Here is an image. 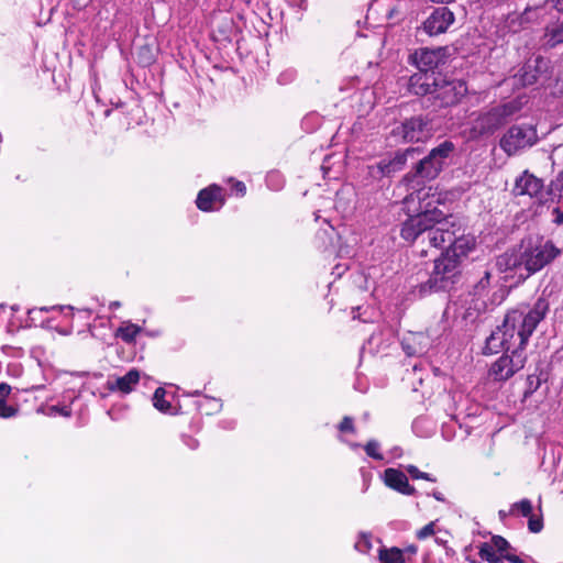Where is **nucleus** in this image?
<instances>
[{
    "mask_svg": "<svg viewBox=\"0 0 563 563\" xmlns=\"http://www.w3.org/2000/svg\"><path fill=\"white\" fill-rule=\"evenodd\" d=\"M338 429L342 433H354L355 427H354V420L352 417L344 416L342 420L340 421Z\"/></svg>",
    "mask_w": 563,
    "mask_h": 563,
    "instance_id": "nucleus-41",
    "label": "nucleus"
},
{
    "mask_svg": "<svg viewBox=\"0 0 563 563\" xmlns=\"http://www.w3.org/2000/svg\"><path fill=\"white\" fill-rule=\"evenodd\" d=\"M378 561L379 563H406L407 558L405 556L404 551L400 548L391 547H380L378 549Z\"/></svg>",
    "mask_w": 563,
    "mask_h": 563,
    "instance_id": "nucleus-26",
    "label": "nucleus"
},
{
    "mask_svg": "<svg viewBox=\"0 0 563 563\" xmlns=\"http://www.w3.org/2000/svg\"><path fill=\"white\" fill-rule=\"evenodd\" d=\"M433 214L434 211L427 210L409 217L401 225L400 236L408 242H413L416 240H420L422 242L423 233L427 230L428 224L431 223L432 219H430V217Z\"/></svg>",
    "mask_w": 563,
    "mask_h": 563,
    "instance_id": "nucleus-12",
    "label": "nucleus"
},
{
    "mask_svg": "<svg viewBox=\"0 0 563 563\" xmlns=\"http://www.w3.org/2000/svg\"><path fill=\"white\" fill-rule=\"evenodd\" d=\"M140 382V372L135 368L130 369L124 376L115 379H108L106 387L109 391H120L130 394Z\"/></svg>",
    "mask_w": 563,
    "mask_h": 563,
    "instance_id": "nucleus-22",
    "label": "nucleus"
},
{
    "mask_svg": "<svg viewBox=\"0 0 563 563\" xmlns=\"http://www.w3.org/2000/svg\"><path fill=\"white\" fill-rule=\"evenodd\" d=\"M132 53L141 66L153 65L159 54L157 37H134Z\"/></svg>",
    "mask_w": 563,
    "mask_h": 563,
    "instance_id": "nucleus-14",
    "label": "nucleus"
},
{
    "mask_svg": "<svg viewBox=\"0 0 563 563\" xmlns=\"http://www.w3.org/2000/svg\"><path fill=\"white\" fill-rule=\"evenodd\" d=\"M528 518V529L531 533H539L542 531L544 523H543V515L541 506H539V514L531 512Z\"/></svg>",
    "mask_w": 563,
    "mask_h": 563,
    "instance_id": "nucleus-34",
    "label": "nucleus"
},
{
    "mask_svg": "<svg viewBox=\"0 0 563 563\" xmlns=\"http://www.w3.org/2000/svg\"><path fill=\"white\" fill-rule=\"evenodd\" d=\"M166 390L163 387H157L153 394V406L163 413H169L172 404L165 399Z\"/></svg>",
    "mask_w": 563,
    "mask_h": 563,
    "instance_id": "nucleus-31",
    "label": "nucleus"
},
{
    "mask_svg": "<svg viewBox=\"0 0 563 563\" xmlns=\"http://www.w3.org/2000/svg\"><path fill=\"white\" fill-rule=\"evenodd\" d=\"M558 43H563V36L560 40H558L556 42H554L553 44H551V46H554Z\"/></svg>",
    "mask_w": 563,
    "mask_h": 563,
    "instance_id": "nucleus-54",
    "label": "nucleus"
},
{
    "mask_svg": "<svg viewBox=\"0 0 563 563\" xmlns=\"http://www.w3.org/2000/svg\"><path fill=\"white\" fill-rule=\"evenodd\" d=\"M518 512L522 517H528L533 511V506L530 499L523 498L515 504L511 505L510 508V515H515V512Z\"/></svg>",
    "mask_w": 563,
    "mask_h": 563,
    "instance_id": "nucleus-35",
    "label": "nucleus"
},
{
    "mask_svg": "<svg viewBox=\"0 0 563 563\" xmlns=\"http://www.w3.org/2000/svg\"><path fill=\"white\" fill-rule=\"evenodd\" d=\"M404 551L405 556L407 558V561L411 560L412 556L417 554L418 548L415 544H410L406 547L405 549H401Z\"/></svg>",
    "mask_w": 563,
    "mask_h": 563,
    "instance_id": "nucleus-46",
    "label": "nucleus"
},
{
    "mask_svg": "<svg viewBox=\"0 0 563 563\" xmlns=\"http://www.w3.org/2000/svg\"><path fill=\"white\" fill-rule=\"evenodd\" d=\"M537 141V132L531 125H512L499 141L500 148L512 156L518 151L532 146Z\"/></svg>",
    "mask_w": 563,
    "mask_h": 563,
    "instance_id": "nucleus-8",
    "label": "nucleus"
},
{
    "mask_svg": "<svg viewBox=\"0 0 563 563\" xmlns=\"http://www.w3.org/2000/svg\"><path fill=\"white\" fill-rule=\"evenodd\" d=\"M551 5L558 12L563 13V0H547L541 7L527 8L519 16L520 24L528 23L533 19H537L545 11V7Z\"/></svg>",
    "mask_w": 563,
    "mask_h": 563,
    "instance_id": "nucleus-24",
    "label": "nucleus"
},
{
    "mask_svg": "<svg viewBox=\"0 0 563 563\" xmlns=\"http://www.w3.org/2000/svg\"><path fill=\"white\" fill-rule=\"evenodd\" d=\"M549 310V300L541 296L528 312L519 308L509 310L505 314L503 324L496 329L500 331V334H505V339L512 350L525 352L529 338L545 318Z\"/></svg>",
    "mask_w": 563,
    "mask_h": 563,
    "instance_id": "nucleus-1",
    "label": "nucleus"
},
{
    "mask_svg": "<svg viewBox=\"0 0 563 563\" xmlns=\"http://www.w3.org/2000/svg\"><path fill=\"white\" fill-rule=\"evenodd\" d=\"M549 78L550 60L542 56H536L527 59L515 75V79L522 87L532 86L540 80H548Z\"/></svg>",
    "mask_w": 563,
    "mask_h": 563,
    "instance_id": "nucleus-9",
    "label": "nucleus"
},
{
    "mask_svg": "<svg viewBox=\"0 0 563 563\" xmlns=\"http://www.w3.org/2000/svg\"><path fill=\"white\" fill-rule=\"evenodd\" d=\"M563 190V172L559 173L549 184V194H561Z\"/></svg>",
    "mask_w": 563,
    "mask_h": 563,
    "instance_id": "nucleus-42",
    "label": "nucleus"
},
{
    "mask_svg": "<svg viewBox=\"0 0 563 563\" xmlns=\"http://www.w3.org/2000/svg\"><path fill=\"white\" fill-rule=\"evenodd\" d=\"M224 203V189L217 184H211L199 190L196 199V206L202 212L218 211Z\"/></svg>",
    "mask_w": 563,
    "mask_h": 563,
    "instance_id": "nucleus-13",
    "label": "nucleus"
},
{
    "mask_svg": "<svg viewBox=\"0 0 563 563\" xmlns=\"http://www.w3.org/2000/svg\"><path fill=\"white\" fill-rule=\"evenodd\" d=\"M492 274L489 271H485L481 279L474 285L473 294L482 297L488 292L490 286Z\"/></svg>",
    "mask_w": 563,
    "mask_h": 563,
    "instance_id": "nucleus-33",
    "label": "nucleus"
},
{
    "mask_svg": "<svg viewBox=\"0 0 563 563\" xmlns=\"http://www.w3.org/2000/svg\"><path fill=\"white\" fill-rule=\"evenodd\" d=\"M110 307H120V302L119 301H113L111 302Z\"/></svg>",
    "mask_w": 563,
    "mask_h": 563,
    "instance_id": "nucleus-53",
    "label": "nucleus"
},
{
    "mask_svg": "<svg viewBox=\"0 0 563 563\" xmlns=\"http://www.w3.org/2000/svg\"><path fill=\"white\" fill-rule=\"evenodd\" d=\"M478 555L488 563H503V554H497L495 547L488 542H484L479 547Z\"/></svg>",
    "mask_w": 563,
    "mask_h": 563,
    "instance_id": "nucleus-30",
    "label": "nucleus"
},
{
    "mask_svg": "<svg viewBox=\"0 0 563 563\" xmlns=\"http://www.w3.org/2000/svg\"><path fill=\"white\" fill-rule=\"evenodd\" d=\"M383 7L388 21L396 23L405 16V3L400 0H387L385 3H378Z\"/></svg>",
    "mask_w": 563,
    "mask_h": 563,
    "instance_id": "nucleus-25",
    "label": "nucleus"
},
{
    "mask_svg": "<svg viewBox=\"0 0 563 563\" xmlns=\"http://www.w3.org/2000/svg\"><path fill=\"white\" fill-rule=\"evenodd\" d=\"M549 379V373L542 368H536V371L527 377V388L525 390V397L531 396L536 393L543 383Z\"/></svg>",
    "mask_w": 563,
    "mask_h": 563,
    "instance_id": "nucleus-27",
    "label": "nucleus"
},
{
    "mask_svg": "<svg viewBox=\"0 0 563 563\" xmlns=\"http://www.w3.org/2000/svg\"><path fill=\"white\" fill-rule=\"evenodd\" d=\"M504 124H506V122L503 120V114L494 107L475 120L473 131L478 135H488L493 134Z\"/></svg>",
    "mask_w": 563,
    "mask_h": 563,
    "instance_id": "nucleus-18",
    "label": "nucleus"
},
{
    "mask_svg": "<svg viewBox=\"0 0 563 563\" xmlns=\"http://www.w3.org/2000/svg\"><path fill=\"white\" fill-rule=\"evenodd\" d=\"M434 527H435L434 521L427 523L424 527H422L417 532V538L422 540V539L433 536L435 533Z\"/></svg>",
    "mask_w": 563,
    "mask_h": 563,
    "instance_id": "nucleus-44",
    "label": "nucleus"
},
{
    "mask_svg": "<svg viewBox=\"0 0 563 563\" xmlns=\"http://www.w3.org/2000/svg\"><path fill=\"white\" fill-rule=\"evenodd\" d=\"M474 247V243H471L465 239H456L453 233V242L450 243L449 247L444 250V252H450L451 254L456 255L457 258L461 260L462 256H466L467 253Z\"/></svg>",
    "mask_w": 563,
    "mask_h": 563,
    "instance_id": "nucleus-29",
    "label": "nucleus"
},
{
    "mask_svg": "<svg viewBox=\"0 0 563 563\" xmlns=\"http://www.w3.org/2000/svg\"><path fill=\"white\" fill-rule=\"evenodd\" d=\"M231 190L235 192L239 197H244L246 195V186L243 181L230 178Z\"/></svg>",
    "mask_w": 563,
    "mask_h": 563,
    "instance_id": "nucleus-43",
    "label": "nucleus"
},
{
    "mask_svg": "<svg viewBox=\"0 0 563 563\" xmlns=\"http://www.w3.org/2000/svg\"><path fill=\"white\" fill-rule=\"evenodd\" d=\"M453 22V12L446 7H440L423 22V30L428 35H439L446 32Z\"/></svg>",
    "mask_w": 563,
    "mask_h": 563,
    "instance_id": "nucleus-15",
    "label": "nucleus"
},
{
    "mask_svg": "<svg viewBox=\"0 0 563 563\" xmlns=\"http://www.w3.org/2000/svg\"><path fill=\"white\" fill-rule=\"evenodd\" d=\"M543 180L529 170H525L517 179L512 189L515 196H529L536 198L542 192Z\"/></svg>",
    "mask_w": 563,
    "mask_h": 563,
    "instance_id": "nucleus-17",
    "label": "nucleus"
},
{
    "mask_svg": "<svg viewBox=\"0 0 563 563\" xmlns=\"http://www.w3.org/2000/svg\"><path fill=\"white\" fill-rule=\"evenodd\" d=\"M197 407L200 412L205 415H212V412L218 411L221 408V402L217 398L203 396L197 401Z\"/></svg>",
    "mask_w": 563,
    "mask_h": 563,
    "instance_id": "nucleus-32",
    "label": "nucleus"
},
{
    "mask_svg": "<svg viewBox=\"0 0 563 563\" xmlns=\"http://www.w3.org/2000/svg\"><path fill=\"white\" fill-rule=\"evenodd\" d=\"M506 560L509 563H526L520 556L511 553L503 554V561Z\"/></svg>",
    "mask_w": 563,
    "mask_h": 563,
    "instance_id": "nucleus-49",
    "label": "nucleus"
},
{
    "mask_svg": "<svg viewBox=\"0 0 563 563\" xmlns=\"http://www.w3.org/2000/svg\"><path fill=\"white\" fill-rule=\"evenodd\" d=\"M111 112L115 114L122 126L125 129L141 124L142 118L144 115L143 108L136 102L119 103L114 109L111 110ZM107 113L109 114L110 111Z\"/></svg>",
    "mask_w": 563,
    "mask_h": 563,
    "instance_id": "nucleus-16",
    "label": "nucleus"
},
{
    "mask_svg": "<svg viewBox=\"0 0 563 563\" xmlns=\"http://www.w3.org/2000/svg\"><path fill=\"white\" fill-rule=\"evenodd\" d=\"M495 109L503 114V120L507 123L508 120L520 110V104L517 101H510L500 106L495 107Z\"/></svg>",
    "mask_w": 563,
    "mask_h": 563,
    "instance_id": "nucleus-36",
    "label": "nucleus"
},
{
    "mask_svg": "<svg viewBox=\"0 0 563 563\" xmlns=\"http://www.w3.org/2000/svg\"><path fill=\"white\" fill-rule=\"evenodd\" d=\"M466 93L467 86L464 80L448 78L438 73L431 93L432 102L435 108L442 109L456 106Z\"/></svg>",
    "mask_w": 563,
    "mask_h": 563,
    "instance_id": "nucleus-5",
    "label": "nucleus"
},
{
    "mask_svg": "<svg viewBox=\"0 0 563 563\" xmlns=\"http://www.w3.org/2000/svg\"><path fill=\"white\" fill-rule=\"evenodd\" d=\"M391 134L404 142H423L432 135L431 120L421 114L410 117L394 128Z\"/></svg>",
    "mask_w": 563,
    "mask_h": 563,
    "instance_id": "nucleus-6",
    "label": "nucleus"
},
{
    "mask_svg": "<svg viewBox=\"0 0 563 563\" xmlns=\"http://www.w3.org/2000/svg\"><path fill=\"white\" fill-rule=\"evenodd\" d=\"M407 472L411 476L412 479H424L428 482H437V478L433 477L431 474L421 472L417 466L415 465H408Z\"/></svg>",
    "mask_w": 563,
    "mask_h": 563,
    "instance_id": "nucleus-38",
    "label": "nucleus"
},
{
    "mask_svg": "<svg viewBox=\"0 0 563 563\" xmlns=\"http://www.w3.org/2000/svg\"><path fill=\"white\" fill-rule=\"evenodd\" d=\"M500 350H504L505 353L511 352V345L505 339V334H500V331L497 329L492 332V334L486 339V343L484 346V354H495Z\"/></svg>",
    "mask_w": 563,
    "mask_h": 563,
    "instance_id": "nucleus-23",
    "label": "nucleus"
},
{
    "mask_svg": "<svg viewBox=\"0 0 563 563\" xmlns=\"http://www.w3.org/2000/svg\"><path fill=\"white\" fill-rule=\"evenodd\" d=\"M450 57L448 46L437 48H421L413 55L415 63L419 70L435 73L434 69L443 66Z\"/></svg>",
    "mask_w": 563,
    "mask_h": 563,
    "instance_id": "nucleus-11",
    "label": "nucleus"
},
{
    "mask_svg": "<svg viewBox=\"0 0 563 563\" xmlns=\"http://www.w3.org/2000/svg\"><path fill=\"white\" fill-rule=\"evenodd\" d=\"M461 260L450 252L442 251L440 256L433 261V269L423 288L430 291L451 290L459 282L462 275Z\"/></svg>",
    "mask_w": 563,
    "mask_h": 563,
    "instance_id": "nucleus-3",
    "label": "nucleus"
},
{
    "mask_svg": "<svg viewBox=\"0 0 563 563\" xmlns=\"http://www.w3.org/2000/svg\"><path fill=\"white\" fill-rule=\"evenodd\" d=\"M431 211H434V214L430 217L432 221L428 224L421 243H427L431 247L443 250L453 242V232L449 230V222L443 211L438 208Z\"/></svg>",
    "mask_w": 563,
    "mask_h": 563,
    "instance_id": "nucleus-7",
    "label": "nucleus"
},
{
    "mask_svg": "<svg viewBox=\"0 0 563 563\" xmlns=\"http://www.w3.org/2000/svg\"><path fill=\"white\" fill-rule=\"evenodd\" d=\"M364 451L369 457L376 461L384 460V455L379 452V443L376 440H368L364 445Z\"/></svg>",
    "mask_w": 563,
    "mask_h": 563,
    "instance_id": "nucleus-37",
    "label": "nucleus"
},
{
    "mask_svg": "<svg viewBox=\"0 0 563 563\" xmlns=\"http://www.w3.org/2000/svg\"><path fill=\"white\" fill-rule=\"evenodd\" d=\"M19 412L16 406L8 405L4 399H0V418L8 419L15 417Z\"/></svg>",
    "mask_w": 563,
    "mask_h": 563,
    "instance_id": "nucleus-39",
    "label": "nucleus"
},
{
    "mask_svg": "<svg viewBox=\"0 0 563 563\" xmlns=\"http://www.w3.org/2000/svg\"><path fill=\"white\" fill-rule=\"evenodd\" d=\"M490 542L499 555L507 553V550L510 549V543L501 536H493Z\"/></svg>",
    "mask_w": 563,
    "mask_h": 563,
    "instance_id": "nucleus-40",
    "label": "nucleus"
},
{
    "mask_svg": "<svg viewBox=\"0 0 563 563\" xmlns=\"http://www.w3.org/2000/svg\"><path fill=\"white\" fill-rule=\"evenodd\" d=\"M184 441L187 444V446L191 450H196L199 446V442L197 439H195L191 435H184Z\"/></svg>",
    "mask_w": 563,
    "mask_h": 563,
    "instance_id": "nucleus-48",
    "label": "nucleus"
},
{
    "mask_svg": "<svg viewBox=\"0 0 563 563\" xmlns=\"http://www.w3.org/2000/svg\"><path fill=\"white\" fill-rule=\"evenodd\" d=\"M560 250L552 241L532 240L522 241L518 250H512L503 254L498 264L505 266L508 271L525 269L526 274L520 273L519 277L528 278L543 267L549 265L560 254Z\"/></svg>",
    "mask_w": 563,
    "mask_h": 563,
    "instance_id": "nucleus-2",
    "label": "nucleus"
},
{
    "mask_svg": "<svg viewBox=\"0 0 563 563\" xmlns=\"http://www.w3.org/2000/svg\"><path fill=\"white\" fill-rule=\"evenodd\" d=\"M142 331V328L132 322H124L115 331V336L120 338L125 343H132Z\"/></svg>",
    "mask_w": 563,
    "mask_h": 563,
    "instance_id": "nucleus-28",
    "label": "nucleus"
},
{
    "mask_svg": "<svg viewBox=\"0 0 563 563\" xmlns=\"http://www.w3.org/2000/svg\"><path fill=\"white\" fill-rule=\"evenodd\" d=\"M510 353H505L492 365L489 374L495 380H507L523 368L527 358L525 352L511 350Z\"/></svg>",
    "mask_w": 563,
    "mask_h": 563,
    "instance_id": "nucleus-10",
    "label": "nucleus"
},
{
    "mask_svg": "<svg viewBox=\"0 0 563 563\" xmlns=\"http://www.w3.org/2000/svg\"><path fill=\"white\" fill-rule=\"evenodd\" d=\"M547 34L545 35H563V23H562V26L559 29V27H553L551 30H549L547 27Z\"/></svg>",
    "mask_w": 563,
    "mask_h": 563,
    "instance_id": "nucleus-51",
    "label": "nucleus"
},
{
    "mask_svg": "<svg viewBox=\"0 0 563 563\" xmlns=\"http://www.w3.org/2000/svg\"><path fill=\"white\" fill-rule=\"evenodd\" d=\"M455 151V144L445 140L421 158L406 178L435 179L442 172L445 159Z\"/></svg>",
    "mask_w": 563,
    "mask_h": 563,
    "instance_id": "nucleus-4",
    "label": "nucleus"
},
{
    "mask_svg": "<svg viewBox=\"0 0 563 563\" xmlns=\"http://www.w3.org/2000/svg\"><path fill=\"white\" fill-rule=\"evenodd\" d=\"M438 73L421 71L410 76L408 89L416 96H428L432 93Z\"/></svg>",
    "mask_w": 563,
    "mask_h": 563,
    "instance_id": "nucleus-20",
    "label": "nucleus"
},
{
    "mask_svg": "<svg viewBox=\"0 0 563 563\" xmlns=\"http://www.w3.org/2000/svg\"><path fill=\"white\" fill-rule=\"evenodd\" d=\"M384 482L389 488L407 496L417 493L416 488L409 484L408 477L404 472L397 468H386L384 471Z\"/></svg>",
    "mask_w": 563,
    "mask_h": 563,
    "instance_id": "nucleus-21",
    "label": "nucleus"
},
{
    "mask_svg": "<svg viewBox=\"0 0 563 563\" xmlns=\"http://www.w3.org/2000/svg\"><path fill=\"white\" fill-rule=\"evenodd\" d=\"M51 411L56 412L63 417H70V415H71V410L68 406H62V407L52 406Z\"/></svg>",
    "mask_w": 563,
    "mask_h": 563,
    "instance_id": "nucleus-45",
    "label": "nucleus"
},
{
    "mask_svg": "<svg viewBox=\"0 0 563 563\" xmlns=\"http://www.w3.org/2000/svg\"><path fill=\"white\" fill-rule=\"evenodd\" d=\"M421 255L422 256H426L427 255V251L424 249L421 250Z\"/></svg>",
    "mask_w": 563,
    "mask_h": 563,
    "instance_id": "nucleus-55",
    "label": "nucleus"
},
{
    "mask_svg": "<svg viewBox=\"0 0 563 563\" xmlns=\"http://www.w3.org/2000/svg\"><path fill=\"white\" fill-rule=\"evenodd\" d=\"M419 154V147H408L404 151L396 152L394 157L388 161L382 159L377 164V167L383 175L389 176L390 174L400 170L406 165L409 157L413 158L416 155Z\"/></svg>",
    "mask_w": 563,
    "mask_h": 563,
    "instance_id": "nucleus-19",
    "label": "nucleus"
},
{
    "mask_svg": "<svg viewBox=\"0 0 563 563\" xmlns=\"http://www.w3.org/2000/svg\"><path fill=\"white\" fill-rule=\"evenodd\" d=\"M433 496H434V498H435L437 500H440V501H442V500H443V497H442V494H441V493H434V494H433Z\"/></svg>",
    "mask_w": 563,
    "mask_h": 563,
    "instance_id": "nucleus-52",
    "label": "nucleus"
},
{
    "mask_svg": "<svg viewBox=\"0 0 563 563\" xmlns=\"http://www.w3.org/2000/svg\"><path fill=\"white\" fill-rule=\"evenodd\" d=\"M552 214L554 217L553 223H555L556 225L563 224V211L560 208H554Z\"/></svg>",
    "mask_w": 563,
    "mask_h": 563,
    "instance_id": "nucleus-47",
    "label": "nucleus"
},
{
    "mask_svg": "<svg viewBox=\"0 0 563 563\" xmlns=\"http://www.w3.org/2000/svg\"><path fill=\"white\" fill-rule=\"evenodd\" d=\"M12 388L8 383H1L0 384V399H4L10 395Z\"/></svg>",
    "mask_w": 563,
    "mask_h": 563,
    "instance_id": "nucleus-50",
    "label": "nucleus"
}]
</instances>
